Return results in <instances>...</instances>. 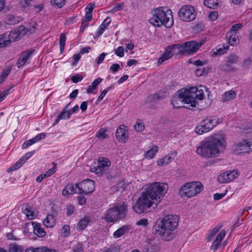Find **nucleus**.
<instances>
[{"mask_svg": "<svg viewBox=\"0 0 252 252\" xmlns=\"http://www.w3.org/2000/svg\"><path fill=\"white\" fill-rule=\"evenodd\" d=\"M168 189V185L164 183L154 182L151 184L146 191L141 193L133 206L134 210L137 214L147 213L152 205H155L154 208L156 207L166 193Z\"/></svg>", "mask_w": 252, "mask_h": 252, "instance_id": "f257e3e1", "label": "nucleus"}, {"mask_svg": "<svg viewBox=\"0 0 252 252\" xmlns=\"http://www.w3.org/2000/svg\"><path fill=\"white\" fill-rule=\"evenodd\" d=\"M200 86L199 88L193 87L189 89L180 90L177 94L171 99V103L174 107L181 108L183 106L182 104H186L188 106L185 108L192 109L196 106L197 100H202L204 98V91Z\"/></svg>", "mask_w": 252, "mask_h": 252, "instance_id": "f03ea898", "label": "nucleus"}, {"mask_svg": "<svg viewBox=\"0 0 252 252\" xmlns=\"http://www.w3.org/2000/svg\"><path fill=\"white\" fill-rule=\"evenodd\" d=\"M225 144L224 137L217 135L202 141L197 147L196 152L197 155L204 158L218 157L224 150Z\"/></svg>", "mask_w": 252, "mask_h": 252, "instance_id": "7ed1b4c3", "label": "nucleus"}, {"mask_svg": "<svg viewBox=\"0 0 252 252\" xmlns=\"http://www.w3.org/2000/svg\"><path fill=\"white\" fill-rule=\"evenodd\" d=\"M179 218L177 215H168L153 226V233L160 236L165 241H170L175 237V231L178 226Z\"/></svg>", "mask_w": 252, "mask_h": 252, "instance_id": "20e7f679", "label": "nucleus"}, {"mask_svg": "<svg viewBox=\"0 0 252 252\" xmlns=\"http://www.w3.org/2000/svg\"><path fill=\"white\" fill-rule=\"evenodd\" d=\"M149 21L155 26L159 27L163 25L169 28L173 24L172 11L164 7L156 8L154 9V13Z\"/></svg>", "mask_w": 252, "mask_h": 252, "instance_id": "39448f33", "label": "nucleus"}, {"mask_svg": "<svg viewBox=\"0 0 252 252\" xmlns=\"http://www.w3.org/2000/svg\"><path fill=\"white\" fill-rule=\"evenodd\" d=\"M127 211V205L123 202L119 205H113L107 209L103 219L108 222H114L124 218Z\"/></svg>", "mask_w": 252, "mask_h": 252, "instance_id": "423d86ee", "label": "nucleus"}, {"mask_svg": "<svg viewBox=\"0 0 252 252\" xmlns=\"http://www.w3.org/2000/svg\"><path fill=\"white\" fill-rule=\"evenodd\" d=\"M204 187L200 182H193L187 183L181 187L179 190L181 196L191 197L200 193Z\"/></svg>", "mask_w": 252, "mask_h": 252, "instance_id": "0eeeda50", "label": "nucleus"}, {"mask_svg": "<svg viewBox=\"0 0 252 252\" xmlns=\"http://www.w3.org/2000/svg\"><path fill=\"white\" fill-rule=\"evenodd\" d=\"M178 14L181 20L187 22L193 21L196 17L194 8L190 5L182 6L179 9Z\"/></svg>", "mask_w": 252, "mask_h": 252, "instance_id": "6e6552de", "label": "nucleus"}, {"mask_svg": "<svg viewBox=\"0 0 252 252\" xmlns=\"http://www.w3.org/2000/svg\"><path fill=\"white\" fill-rule=\"evenodd\" d=\"M94 181L87 179L78 184H75V187L79 190L78 193L87 195L94 190Z\"/></svg>", "mask_w": 252, "mask_h": 252, "instance_id": "1a4fd4ad", "label": "nucleus"}, {"mask_svg": "<svg viewBox=\"0 0 252 252\" xmlns=\"http://www.w3.org/2000/svg\"><path fill=\"white\" fill-rule=\"evenodd\" d=\"M239 62V57L234 54L229 55L226 59L225 61L220 67L221 70L225 72L235 71L236 69L233 66Z\"/></svg>", "mask_w": 252, "mask_h": 252, "instance_id": "9d476101", "label": "nucleus"}, {"mask_svg": "<svg viewBox=\"0 0 252 252\" xmlns=\"http://www.w3.org/2000/svg\"><path fill=\"white\" fill-rule=\"evenodd\" d=\"M202 45V42L199 43L196 41H190L182 44L180 48L182 49L183 54H192L196 52Z\"/></svg>", "mask_w": 252, "mask_h": 252, "instance_id": "9b49d317", "label": "nucleus"}, {"mask_svg": "<svg viewBox=\"0 0 252 252\" xmlns=\"http://www.w3.org/2000/svg\"><path fill=\"white\" fill-rule=\"evenodd\" d=\"M239 175L237 170L227 171L221 173L218 177V180L220 183H226L229 182Z\"/></svg>", "mask_w": 252, "mask_h": 252, "instance_id": "f8f14e48", "label": "nucleus"}, {"mask_svg": "<svg viewBox=\"0 0 252 252\" xmlns=\"http://www.w3.org/2000/svg\"><path fill=\"white\" fill-rule=\"evenodd\" d=\"M234 150L237 154L251 152L252 151V141L244 140L235 146Z\"/></svg>", "mask_w": 252, "mask_h": 252, "instance_id": "ddd939ff", "label": "nucleus"}, {"mask_svg": "<svg viewBox=\"0 0 252 252\" xmlns=\"http://www.w3.org/2000/svg\"><path fill=\"white\" fill-rule=\"evenodd\" d=\"M31 227L33 230V232L35 235L39 238L44 237L46 232L44 229L41 227L39 223L35 222H30L25 224V229L29 231V227Z\"/></svg>", "mask_w": 252, "mask_h": 252, "instance_id": "4468645a", "label": "nucleus"}, {"mask_svg": "<svg viewBox=\"0 0 252 252\" xmlns=\"http://www.w3.org/2000/svg\"><path fill=\"white\" fill-rule=\"evenodd\" d=\"M115 134L117 139L121 143H126L128 138V131L124 125H121L117 128Z\"/></svg>", "mask_w": 252, "mask_h": 252, "instance_id": "2eb2a0df", "label": "nucleus"}, {"mask_svg": "<svg viewBox=\"0 0 252 252\" xmlns=\"http://www.w3.org/2000/svg\"><path fill=\"white\" fill-rule=\"evenodd\" d=\"M34 51V50L30 49L24 51L21 53L20 56L18 59L16 64L18 68L24 66Z\"/></svg>", "mask_w": 252, "mask_h": 252, "instance_id": "dca6fc26", "label": "nucleus"}, {"mask_svg": "<svg viewBox=\"0 0 252 252\" xmlns=\"http://www.w3.org/2000/svg\"><path fill=\"white\" fill-rule=\"evenodd\" d=\"M34 154V151H31L27 153L24 156L21 157L18 161L16 162L13 166H11L9 170L11 171H13L21 167L24 163L29 159L33 154Z\"/></svg>", "mask_w": 252, "mask_h": 252, "instance_id": "f3484780", "label": "nucleus"}, {"mask_svg": "<svg viewBox=\"0 0 252 252\" xmlns=\"http://www.w3.org/2000/svg\"><path fill=\"white\" fill-rule=\"evenodd\" d=\"M218 123L219 120L217 118H206L202 121L201 124L204 126L206 131L207 132L212 130Z\"/></svg>", "mask_w": 252, "mask_h": 252, "instance_id": "a211bd4d", "label": "nucleus"}, {"mask_svg": "<svg viewBox=\"0 0 252 252\" xmlns=\"http://www.w3.org/2000/svg\"><path fill=\"white\" fill-rule=\"evenodd\" d=\"M181 46V44H173L166 46V48L171 52V56H173L174 54H183L182 49L180 48Z\"/></svg>", "mask_w": 252, "mask_h": 252, "instance_id": "6ab92c4d", "label": "nucleus"}, {"mask_svg": "<svg viewBox=\"0 0 252 252\" xmlns=\"http://www.w3.org/2000/svg\"><path fill=\"white\" fill-rule=\"evenodd\" d=\"M25 252H57L54 249H50L45 247H39L37 248H29L25 250Z\"/></svg>", "mask_w": 252, "mask_h": 252, "instance_id": "aec40b11", "label": "nucleus"}, {"mask_svg": "<svg viewBox=\"0 0 252 252\" xmlns=\"http://www.w3.org/2000/svg\"><path fill=\"white\" fill-rule=\"evenodd\" d=\"M110 18L107 17L98 28V31L95 33V36L98 37L100 36L104 32L105 28L110 24Z\"/></svg>", "mask_w": 252, "mask_h": 252, "instance_id": "412c9836", "label": "nucleus"}, {"mask_svg": "<svg viewBox=\"0 0 252 252\" xmlns=\"http://www.w3.org/2000/svg\"><path fill=\"white\" fill-rule=\"evenodd\" d=\"M43 223L47 227L51 228L55 225L56 220L53 215L48 214L44 219Z\"/></svg>", "mask_w": 252, "mask_h": 252, "instance_id": "4be33fe9", "label": "nucleus"}, {"mask_svg": "<svg viewBox=\"0 0 252 252\" xmlns=\"http://www.w3.org/2000/svg\"><path fill=\"white\" fill-rule=\"evenodd\" d=\"M77 189L75 187V184H68L65 186L64 189L62 191V194L63 196H68L70 194H73L75 192V190ZM78 193V192H76Z\"/></svg>", "mask_w": 252, "mask_h": 252, "instance_id": "5701e85b", "label": "nucleus"}, {"mask_svg": "<svg viewBox=\"0 0 252 252\" xmlns=\"http://www.w3.org/2000/svg\"><path fill=\"white\" fill-rule=\"evenodd\" d=\"M102 79L101 78H98L95 79L92 83V84L88 86V89L86 90V93L88 94H91L93 93V91L96 90L98 85L101 82Z\"/></svg>", "mask_w": 252, "mask_h": 252, "instance_id": "b1692460", "label": "nucleus"}, {"mask_svg": "<svg viewBox=\"0 0 252 252\" xmlns=\"http://www.w3.org/2000/svg\"><path fill=\"white\" fill-rule=\"evenodd\" d=\"M236 95V93L233 90H230L229 91L226 92L222 95V101L223 102H225L232 100L235 98Z\"/></svg>", "mask_w": 252, "mask_h": 252, "instance_id": "393cba45", "label": "nucleus"}, {"mask_svg": "<svg viewBox=\"0 0 252 252\" xmlns=\"http://www.w3.org/2000/svg\"><path fill=\"white\" fill-rule=\"evenodd\" d=\"M7 36L8 39L10 41V43L12 41H18L21 38L18 30L11 31L9 34H7Z\"/></svg>", "mask_w": 252, "mask_h": 252, "instance_id": "a878e982", "label": "nucleus"}, {"mask_svg": "<svg viewBox=\"0 0 252 252\" xmlns=\"http://www.w3.org/2000/svg\"><path fill=\"white\" fill-rule=\"evenodd\" d=\"M111 165L110 161L106 158H99L97 165L105 171V168L109 167Z\"/></svg>", "mask_w": 252, "mask_h": 252, "instance_id": "bb28decb", "label": "nucleus"}, {"mask_svg": "<svg viewBox=\"0 0 252 252\" xmlns=\"http://www.w3.org/2000/svg\"><path fill=\"white\" fill-rule=\"evenodd\" d=\"M128 230V226L123 225L121 228L117 229L113 233V236L115 238H118L123 236L125 233L127 232Z\"/></svg>", "mask_w": 252, "mask_h": 252, "instance_id": "cd10ccee", "label": "nucleus"}, {"mask_svg": "<svg viewBox=\"0 0 252 252\" xmlns=\"http://www.w3.org/2000/svg\"><path fill=\"white\" fill-rule=\"evenodd\" d=\"M172 56H171V52H169L167 49L165 47L164 49V52L163 54L161 55L160 58L158 59V64H162L164 61L169 60Z\"/></svg>", "mask_w": 252, "mask_h": 252, "instance_id": "c85d7f7f", "label": "nucleus"}, {"mask_svg": "<svg viewBox=\"0 0 252 252\" xmlns=\"http://www.w3.org/2000/svg\"><path fill=\"white\" fill-rule=\"evenodd\" d=\"M226 38L227 40L228 44L230 45L234 46L236 45L237 40L235 34H233L231 32H228L226 34Z\"/></svg>", "mask_w": 252, "mask_h": 252, "instance_id": "c756f323", "label": "nucleus"}, {"mask_svg": "<svg viewBox=\"0 0 252 252\" xmlns=\"http://www.w3.org/2000/svg\"><path fill=\"white\" fill-rule=\"evenodd\" d=\"M10 44V41L8 39L7 33L0 35V48H3Z\"/></svg>", "mask_w": 252, "mask_h": 252, "instance_id": "7c9ffc66", "label": "nucleus"}, {"mask_svg": "<svg viewBox=\"0 0 252 252\" xmlns=\"http://www.w3.org/2000/svg\"><path fill=\"white\" fill-rule=\"evenodd\" d=\"M9 252H24V248L21 245L15 243L10 244L9 246Z\"/></svg>", "mask_w": 252, "mask_h": 252, "instance_id": "2f4dec72", "label": "nucleus"}, {"mask_svg": "<svg viewBox=\"0 0 252 252\" xmlns=\"http://www.w3.org/2000/svg\"><path fill=\"white\" fill-rule=\"evenodd\" d=\"M204 4L210 8L215 9L219 6L218 0H204Z\"/></svg>", "mask_w": 252, "mask_h": 252, "instance_id": "473e14b6", "label": "nucleus"}, {"mask_svg": "<svg viewBox=\"0 0 252 252\" xmlns=\"http://www.w3.org/2000/svg\"><path fill=\"white\" fill-rule=\"evenodd\" d=\"M90 221V219L87 217H85L80 220L78 223V228L79 229L83 230L88 225Z\"/></svg>", "mask_w": 252, "mask_h": 252, "instance_id": "72a5a7b5", "label": "nucleus"}, {"mask_svg": "<svg viewBox=\"0 0 252 252\" xmlns=\"http://www.w3.org/2000/svg\"><path fill=\"white\" fill-rule=\"evenodd\" d=\"M23 213L26 215V217L30 220L34 219L36 217L35 212L32 211L30 207H27L23 211Z\"/></svg>", "mask_w": 252, "mask_h": 252, "instance_id": "f704fd0d", "label": "nucleus"}, {"mask_svg": "<svg viewBox=\"0 0 252 252\" xmlns=\"http://www.w3.org/2000/svg\"><path fill=\"white\" fill-rule=\"evenodd\" d=\"M221 224H217L211 231V233L207 237L208 242H210L212 240V238L216 235V234L219 232L220 229L222 227Z\"/></svg>", "mask_w": 252, "mask_h": 252, "instance_id": "c9c22d12", "label": "nucleus"}, {"mask_svg": "<svg viewBox=\"0 0 252 252\" xmlns=\"http://www.w3.org/2000/svg\"><path fill=\"white\" fill-rule=\"evenodd\" d=\"M158 151V147L157 146H155L146 152L145 155V157L147 158L150 159L153 158L155 156Z\"/></svg>", "mask_w": 252, "mask_h": 252, "instance_id": "e433bc0d", "label": "nucleus"}, {"mask_svg": "<svg viewBox=\"0 0 252 252\" xmlns=\"http://www.w3.org/2000/svg\"><path fill=\"white\" fill-rule=\"evenodd\" d=\"M19 18L13 15H7L6 22L8 25H15L19 22Z\"/></svg>", "mask_w": 252, "mask_h": 252, "instance_id": "4c0bfd02", "label": "nucleus"}, {"mask_svg": "<svg viewBox=\"0 0 252 252\" xmlns=\"http://www.w3.org/2000/svg\"><path fill=\"white\" fill-rule=\"evenodd\" d=\"M70 233V226L68 225H64L60 229V234L63 237H67Z\"/></svg>", "mask_w": 252, "mask_h": 252, "instance_id": "58836bf2", "label": "nucleus"}, {"mask_svg": "<svg viewBox=\"0 0 252 252\" xmlns=\"http://www.w3.org/2000/svg\"><path fill=\"white\" fill-rule=\"evenodd\" d=\"M229 46L223 45L222 47H218L216 48V51L214 52V54L216 55H221L224 54L228 49Z\"/></svg>", "mask_w": 252, "mask_h": 252, "instance_id": "ea45409f", "label": "nucleus"}, {"mask_svg": "<svg viewBox=\"0 0 252 252\" xmlns=\"http://www.w3.org/2000/svg\"><path fill=\"white\" fill-rule=\"evenodd\" d=\"M10 73V68H6L2 70L0 74V84H1L3 82L4 80L8 76Z\"/></svg>", "mask_w": 252, "mask_h": 252, "instance_id": "a19ab883", "label": "nucleus"}, {"mask_svg": "<svg viewBox=\"0 0 252 252\" xmlns=\"http://www.w3.org/2000/svg\"><path fill=\"white\" fill-rule=\"evenodd\" d=\"M226 234L225 231L224 230H221L219 234L217 235L216 238L215 239L214 243L218 244L219 245L220 243V242L224 238Z\"/></svg>", "mask_w": 252, "mask_h": 252, "instance_id": "79ce46f5", "label": "nucleus"}, {"mask_svg": "<svg viewBox=\"0 0 252 252\" xmlns=\"http://www.w3.org/2000/svg\"><path fill=\"white\" fill-rule=\"evenodd\" d=\"M106 131V129L101 128L96 134V137L102 139L106 138L108 137Z\"/></svg>", "mask_w": 252, "mask_h": 252, "instance_id": "37998d69", "label": "nucleus"}, {"mask_svg": "<svg viewBox=\"0 0 252 252\" xmlns=\"http://www.w3.org/2000/svg\"><path fill=\"white\" fill-rule=\"evenodd\" d=\"M19 34H20L21 38L26 34L30 32L29 30L24 26H20L17 29Z\"/></svg>", "mask_w": 252, "mask_h": 252, "instance_id": "c03bdc74", "label": "nucleus"}, {"mask_svg": "<svg viewBox=\"0 0 252 252\" xmlns=\"http://www.w3.org/2000/svg\"><path fill=\"white\" fill-rule=\"evenodd\" d=\"M134 127L136 131L139 132L143 131L145 128L144 124L140 121H137Z\"/></svg>", "mask_w": 252, "mask_h": 252, "instance_id": "a18cd8bd", "label": "nucleus"}, {"mask_svg": "<svg viewBox=\"0 0 252 252\" xmlns=\"http://www.w3.org/2000/svg\"><path fill=\"white\" fill-rule=\"evenodd\" d=\"M79 109V107L78 105H75L72 109L68 110L66 114L65 115L66 119H69L70 118V116L74 113L77 112Z\"/></svg>", "mask_w": 252, "mask_h": 252, "instance_id": "49530a36", "label": "nucleus"}, {"mask_svg": "<svg viewBox=\"0 0 252 252\" xmlns=\"http://www.w3.org/2000/svg\"><path fill=\"white\" fill-rule=\"evenodd\" d=\"M65 0H51V3L52 5H56L61 8L65 4Z\"/></svg>", "mask_w": 252, "mask_h": 252, "instance_id": "de8ad7c7", "label": "nucleus"}, {"mask_svg": "<svg viewBox=\"0 0 252 252\" xmlns=\"http://www.w3.org/2000/svg\"><path fill=\"white\" fill-rule=\"evenodd\" d=\"M195 131L196 133L199 135H201L204 133L207 132L204 126H203V125L201 124V123L199 126H197L195 127Z\"/></svg>", "mask_w": 252, "mask_h": 252, "instance_id": "09e8293b", "label": "nucleus"}, {"mask_svg": "<svg viewBox=\"0 0 252 252\" xmlns=\"http://www.w3.org/2000/svg\"><path fill=\"white\" fill-rule=\"evenodd\" d=\"M243 26V24L242 23H238L236 24H234L232 26L229 32H231L232 33H236L238 31L241 29Z\"/></svg>", "mask_w": 252, "mask_h": 252, "instance_id": "8fccbe9b", "label": "nucleus"}, {"mask_svg": "<svg viewBox=\"0 0 252 252\" xmlns=\"http://www.w3.org/2000/svg\"><path fill=\"white\" fill-rule=\"evenodd\" d=\"M46 137V134L45 133H41L39 134H38L35 136H34L33 138H32V139L33 140V142L34 143L39 142L42 139H43Z\"/></svg>", "mask_w": 252, "mask_h": 252, "instance_id": "3c124183", "label": "nucleus"}, {"mask_svg": "<svg viewBox=\"0 0 252 252\" xmlns=\"http://www.w3.org/2000/svg\"><path fill=\"white\" fill-rule=\"evenodd\" d=\"M115 54L119 57H123L124 56V49L123 47L119 46L116 49Z\"/></svg>", "mask_w": 252, "mask_h": 252, "instance_id": "603ef678", "label": "nucleus"}, {"mask_svg": "<svg viewBox=\"0 0 252 252\" xmlns=\"http://www.w3.org/2000/svg\"><path fill=\"white\" fill-rule=\"evenodd\" d=\"M90 171L96 174H101L104 172V171L100 168V167H98V165L91 167L90 168Z\"/></svg>", "mask_w": 252, "mask_h": 252, "instance_id": "864d4df0", "label": "nucleus"}, {"mask_svg": "<svg viewBox=\"0 0 252 252\" xmlns=\"http://www.w3.org/2000/svg\"><path fill=\"white\" fill-rule=\"evenodd\" d=\"M92 14H91L90 11H86L85 15L82 19V22L88 23L92 20Z\"/></svg>", "mask_w": 252, "mask_h": 252, "instance_id": "5fc2aeb1", "label": "nucleus"}, {"mask_svg": "<svg viewBox=\"0 0 252 252\" xmlns=\"http://www.w3.org/2000/svg\"><path fill=\"white\" fill-rule=\"evenodd\" d=\"M56 171V167L55 166L51 168V169H48L47 171H45L44 173V177H48L51 176L52 175L54 174Z\"/></svg>", "mask_w": 252, "mask_h": 252, "instance_id": "6e6d98bb", "label": "nucleus"}, {"mask_svg": "<svg viewBox=\"0 0 252 252\" xmlns=\"http://www.w3.org/2000/svg\"><path fill=\"white\" fill-rule=\"evenodd\" d=\"M83 77L82 75L79 74L75 75L71 77V80L74 83H77L79 81H81L83 79Z\"/></svg>", "mask_w": 252, "mask_h": 252, "instance_id": "4d7b16f0", "label": "nucleus"}, {"mask_svg": "<svg viewBox=\"0 0 252 252\" xmlns=\"http://www.w3.org/2000/svg\"><path fill=\"white\" fill-rule=\"evenodd\" d=\"M33 144H34V142H33V140L32 138L30 140H26L22 144V147L23 149H26Z\"/></svg>", "mask_w": 252, "mask_h": 252, "instance_id": "13d9d810", "label": "nucleus"}, {"mask_svg": "<svg viewBox=\"0 0 252 252\" xmlns=\"http://www.w3.org/2000/svg\"><path fill=\"white\" fill-rule=\"evenodd\" d=\"M32 7H33L32 9H35V11L36 13H38L40 11H41L44 7L43 4H39L37 5H35L33 3L32 4Z\"/></svg>", "mask_w": 252, "mask_h": 252, "instance_id": "bf43d9fd", "label": "nucleus"}, {"mask_svg": "<svg viewBox=\"0 0 252 252\" xmlns=\"http://www.w3.org/2000/svg\"><path fill=\"white\" fill-rule=\"evenodd\" d=\"M162 98H163V97H162L161 96H160L158 94H155L152 95L148 97V100H149L150 101H154V100L156 101V100H159L161 99Z\"/></svg>", "mask_w": 252, "mask_h": 252, "instance_id": "052dcab7", "label": "nucleus"}, {"mask_svg": "<svg viewBox=\"0 0 252 252\" xmlns=\"http://www.w3.org/2000/svg\"><path fill=\"white\" fill-rule=\"evenodd\" d=\"M33 3V0H22V4L23 7L32 6Z\"/></svg>", "mask_w": 252, "mask_h": 252, "instance_id": "680f3d73", "label": "nucleus"}, {"mask_svg": "<svg viewBox=\"0 0 252 252\" xmlns=\"http://www.w3.org/2000/svg\"><path fill=\"white\" fill-rule=\"evenodd\" d=\"M205 69L203 67H198L195 70L196 75L198 76H201L205 73Z\"/></svg>", "mask_w": 252, "mask_h": 252, "instance_id": "e2e57ef3", "label": "nucleus"}, {"mask_svg": "<svg viewBox=\"0 0 252 252\" xmlns=\"http://www.w3.org/2000/svg\"><path fill=\"white\" fill-rule=\"evenodd\" d=\"M120 68V66L118 63H113L110 67V70L113 72L115 73L117 72Z\"/></svg>", "mask_w": 252, "mask_h": 252, "instance_id": "0e129e2a", "label": "nucleus"}, {"mask_svg": "<svg viewBox=\"0 0 252 252\" xmlns=\"http://www.w3.org/2000/svg\"><path fill=\"white\" fill-rule=\"evenodd\" d=\"M206 62H203L201 60H198L197 61L190 62L191 63H192L193 65L198 66L199 67H203V65L206 63Z\"/></svg>", "mask_w": 252, "mask_h": 252, "instance_id": "69168bd1", "label": "nucleus"}, {"mask_svg": "<svg viewBox=\"0 0 252 252\" xmlns=\"http://www.w3.org/2000/svg\"><path fill=\"white\" fill-rule=\"evenodd\" d=\"M78 203L79 205H83L86 203V199L85 196L80 195L77 197Z\"/></svg>", "mask_w": 252, "mask_h": 252, "instance_id": "338daca9", "label": "nucleus"}, {"mask_svg": "<svg viewBox=\"0 0 252 252\" xmlns=\"http://www.w3.org/2000/svg\"><path fill=\"white\" fill-rule=\"evenodd\" d=\"M218 17V13L217 11H213L211 12L208 16V17L212 21H214L217 19Z\"/></svg>", "mask_w": 252, "mask_h": 252, "instance_id": "774afa93", "label": "nucleus"}]
</instances>
